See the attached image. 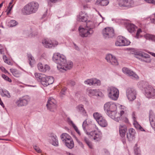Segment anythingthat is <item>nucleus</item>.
Listing matches in <instances>:
<instances>
[{"label": "nucleus", "mask_w": 155, "mask_h": 155, "mask_svg": "<svg viewBox=\"0 0 155 155\" xmlns=\"http://www.w3.org/2000/svg\"><path fill=\"white\" fill-rule=\"evenodd\" d=\"M53 59L58 64L57 68L60 71L63 72L71 69L73 67V63L71 61H67L65 57L59 53L54 54Z\"/></svg>", "instance_id": "obj_1"}, {"label": "nucleus", "mask_w": 155, "mask_h": 155, "mask_svg": "<svg viewBox=\"0 0 155 155\" xmlns=\"http://www.w3.org/2000/svg\"><path fill=\"white\" fill-rule=\"evenodd\" d=\"M135 56L137 55L139 56H136V57L142 61H144L147 63H150L151 62V59L150 56L147 53L142 52H137L135 54Z\"/></svg>", "instance_id": "obj_7"}, {"label": "nucleus", "mask_w": 155, "mask_h": 155, "mask_svg": "<svg viewBox=\"0 0 155 155\" xmlns=\"http://www.w3.org/2000/svg\"><path fill=\"white\" fill-rule=\"evenodd\" d=\"M109 3V1L108 0H97L95 4V5L105 6L107 5Z\"/></svg>", "instance_id": "obj_29"}, {"label": "nucleus", "mask_w": 155, "mask_h": 155, "mask_svg": "<svg viewBox=\"0 0 155 155\" xmlns=\"http://www.w3.org/2000/svg\"><path fill=\"white\" fill-rule=\"evenodd\" d=\"M149 120L151 126L155 130V115L154 114L150 115Z\"/></svg>", "instance_id": "obj_32"}, {"label": "nucleus", "mask_w": 155, "mask_h": 155, "mask_svg": "<svg viewBox=\"0 0 155 155\" xmlns=\"http://www.w3.org/2000/svg\"><path fill=\"white\" fill-rule=\"evenodd\" d=\"M87 121L86 120H85L83 122L82 124V127L83 128V129L84 130V131L85 133L86 132V127L87 126Z\"/></svg>", "instance_id": "obj_47"}, {"label": "nucleus", "mask_w": 155, "mask_h": 155, "mask_svg": "<svg viewBox=\"0 0 155 155\" xmlns=\"http://www.w3.org/2000/svg\"><path fill=\"white\" fill-rule=\"evenodd\" d=\"M6 58V56L5 55H4L3 56V59L4 60L5 62V63H7L8 64V60L7 59H5Z\"/></svg>", "instance_id": "obj_60"}, {"label": "nucleus", "mask_w": 155, "mask_h": 155, "mask_svg": "<svg viewBox=\"0 0 155 155\" xmlns=\"http://www.w3.org/2000/svg\"><path fill=\"white\" fill-rule=\"evenodd\" d=\"M107 91L108 97L112 100H117L119 97V91L118 89L113 86L108 87Z\"/></svg>", "instance_id": "obj_4"}, {"label": "nucleus", "mask_w": 155, "mask_h": 155, "mask_svg": "<svg viewBox=\"0 0 155 155\" xmlns=\"http://www.w3.org/2000/svg\"><path fill=\"white\" fill-rule=\"evenodd\" d=\"M104 151L107 155H110V153L106 149H104Z\"/></svg>", "instance_id": "obj_62"}, {"label": "nucleus", "mask_w": 155, "mask_h": 155, "mask_svg": "<svg viewBox=\"0 0 155 155\" xmlns=\"http://www.w3.org/2000/svg\"><path fill=\"white\" fill-rule=\"evenodd\" d=\"M68 122L69 124L71 125L73 127L75 126V124H74L73 123V121L69 118H68Z\"/></svg>", "instance_id": "obj_52"}, {"label": "nucleus", "mask_w": 155, "mask_h": 155, "mask_svg": "<svg viewBox=\"0 0 155 155\" xmlns=\"http://www.w3.org/2000/svg\"><path fill=\"white\" fill-rule=\"evenodd\" d=\"M119 128L120 136L122 137H124L127 131V128L126 126L125 125L121 124L119 126Z\"/></svg>", "instance_id": "obj_23"}, {"label": "nucleus", "mask_w": 155, "mask_h": 155, "mask_svg": "<svg viewBox=\"0 0 155 155\" xmlns=\"http://www.w3.org/2000/svg\"><path fill=\"white\" fill-rule=\"evenodd\" d=\"M134 2L132 0H126L125 8H130L133 7Z\"/></svg>", "instance_id": "obj_36"}, {"label": "nucleus", "mask_w": 155, "mask_h": 155, "mask_svg": "<svg viewBox=\"0 0 155 155\" xmlns=\"http://www.w3.org/2000/svg\"><path fill=\"white\" fill-rule=\"evenodd\" d=\"M105 59L107 62L114 65L118 64V62L115 57L111 54H108L106 56Z\"/></svg>", "instance_id": "obj_16"}, {"label": "nucleus", "mask_w": 155, "mask_h": 155, "mask_svg": "<svg viewBox=\"0 0 155 155\" xmlns=\"http://www.w3.org/2000/svg\"><path fill=\"white\" fill-rule=\"evenodd\" d=\"M86 144H87V145L89 147L90 149H92L93 148V146L91 144V143L90 142V141L89 142H87V143H86Z\"/></svg>", "instance_id": "obj_56"}, {"label": "nucleus", "mask_w": 155, "mask_h": 155, "mask_svg": "<svg viewBox=\"0 0 155 155\" xmlns=\"http://www.w3.org/2000/svg\"><path fill=\"white\" fill-rule=\"evenodd\" d=\"M4 49L3 47L1 45H0V52L1 54H3L4 53Z\"/></svg>", "instance_id": "obj_58"}, {"label": "nucleus", "mask_w": 155, "mask_h": 155, "mask_svg": "<svg viewBox=\"0 0 155 155\" xmlns=\"http://www.w3.org/2000/svg\"><path fill=\"white\" fill-rule=\"evenodd\" d=\"M8 24L10 27H13L16 25L18 23L15 20H12L8 23Z\"/></svg>", "instance_id": "obj_43"}, {"label": "nucleus", "mask_w": 155, "mask_h": 155, "mask_svg": "<svg viewBox=\"0 0 155 155\" xmlns=\"http://www.w3.org/2000/svg\"><path fill=\"white\" fill-rule=\"evenodd\" d=\"M118 5L122 7H125L126 0H117Z\"/></svg>", "instance_id": "obj_41"}, {"label": "nucleus", "mask_w": 155, "mask_h": 155, "mask_svg": "<svg viewBox=\"0 0 155 155\" xmlns=\"http://www.w3.org/2000/svg\"><path fill=\"white\" fill-rule=\"evenodd\" d=\"M66 90V88H64L62 89L60 92L61 95V96L65 95Z\"/></svg>", "instance_id": "obj_54"}, {"label": "nucleus", "mask_w": 155, "mask_h": 155, "mask_svg": "<svg viewBox=\"0 0 155 155\" xmlns=\"http://www.w3.org/2000/svg\"><path fill=\"white\" fill-rule=\"evenodd\" d=\"M96 84L99 85L101 84V81L99 80L96 79H93V85Z\"/></svg>", "instance_id": "obj_46"}, {"label": "nucleus", "mask_w": 155, "mask_h": 155, "mask_svg": "<svg viewBox=\"0 0 155 155\" xmlns=\"http://www.w3.org/2000/svg\"><path fill=\"white\" fill-rule=\"evenodd\" d=\"M34 148L37 153H40L41 152V150L38 147L36 146H34Z\"/></svg>", "instance_id": "obj_49"}, {"label": "nucleus", "mask_w": 155, "mask_h": 155, "mask_svg": "<svg viewBox=\"0 0 155 155\" xmlns=\"http://www.w3.org/2000/svg\"><path fill=\"white\" fill-rule=\"evenodd\" d=\"M141 31H142L141 29L140 28L139 29L137 30L136 36V37L137 38H139V34L141 32Z\"/></svg>", "instance_id": "obj_51"}, {"label": "nucleus", "mask_w": 155, "mask_h": 155, "mask_svg": "<svg viewBox=\"0 0 155 155\" xmlns=\"http://www.w3.org/2000/svg\"><path fill=\"white\" fill-rule=\"evenodd\" d=\"M64 143L66 146L69 148L71 149L74 147V143L71 137L68 140H65Z\"/></svg>", "instance_id": "obj_31"}, {"label": "nucleus", "mask_w": 155, "mask_h": 155, "mask_svg": "<svg viewBox=\"0 0 155 155\" xmlns=\"http://www.w3.org/2000/svg\"><path fill=\"white\" fill-rule=\"evenodd\" d=\"M136 28L135 25L133 24H128L127 26V30L130 33L134 32Z\"/></svg>", "instance_id": "obj_34"}, {"label": "nucleus", "mask_w": 155, "mask_h": 155, "mask_svg": "<svg viewBox=\"0 0 155 155\" xmlns=\"http://www.w3.org/2000/svg\"><path fill=\"white\" fill-rule=\"evenodd\" d=\"M76 140L79 144H81V145H80V146L82 148H83L84 147V146L82 143L77 138H76Z\"/></svg>", "instance_id": "obj_59"}, {"label": "nucleus", "mask_w": 155, "mask_h": 155, "mask_svg": "<svg viewBox=\"0 0 155 155\" xmlns=\"http://www.w3.org/2000/svg\"><path fill=\"white\" fill-rule=\"evenodd\" d=\"M146 2L155 5V0H144Z\"/></svg>", "instance_id": "obj_53"}, {"label": "nucleus", "mask_w": 155, "mask_h": 155, "mask_svg": "<svg viewBox=\"0 0 155 155\" xmlns=\"http://www.w3.org/2000/svg\"><path fill=\"white\" fill-rule=\"evenodd\" d=\"M132 118L134 121L133 124L135 128H136L137 129H139L141 131H145L144 130L137 121L136 120V118L134 116V115L133 114Z\"/></svg>", "instance_id": "obj_30"}, {"label": "nucleus", "mask_w": 155, "mask_h": 155, "mask_svg": "<svg viewBox=\"0 0 155 155\" xmlns=\"http://www.w3.org/2000/svg\"><path fill=\"white\" fill-rule=\"evenodd\" d=\"M135 131L133 128H130L129 130V132L127 133V138L129 141H131L135 138Z\"/></svg>", "instance_id": "obj_24"}, {"label": "nucleus", "mask_w": 155, "mask_h": 155, "mask_svg": "<svg viewBox=\"0 0 155 155\" xmlns=\"http://www.w3.org/2000/svg\"><path fill=\"white\" fill-rule=\"evenodd\" d=\"M77 110L80 112L82 115L84 116L87 115V113L84 107V105L82 104H79L76 107Z\"/></svg>", "instance_id": "obj_28"}, {"label": "nucleus", "mask_w": 155, "mask_h": 155, "mask_svg": "<svg viewBox=\"0 0 155 155\" xmlns=\"http://www.w3.org/2000/svg\"><path fill=\"white\" fill-rule=\"evenodd\" d=\"M136 91L133 88H128L126 90V96L130 101H133L136 99Z\"/></svg>", "instance_id": "obj_11"}, {"label": "nucleus", "mask_w": 155, "mask_h": 155, "mask_svg": "<svg viewBox=\"0 0 155 155\" xmlns=\"http://www.w3.org/2000/svg\"><path fill=\"white\" fill-rule=\"evenodd\" d=\"M76 132L78 134L79 136L81 135V133L78 128L75 125L73 127Z\"/></svg>", "instance_id": "obj_50"}, {"label": "nucleus", "mask_w": 155, "mask_h": 155, "mask_svg": "<svg viewBox=\"0 0 155 155\" xmlns=\"http://www.w3.org/2000/svg\"><path fill=\"white\" fill-rule=\"evenodd\" d=\"M151 22L153 24H155V19L153 18L150 19Z\"/></svg>", "instance_id": "obj_63"}, {"label": "nucleus", "mask_w": 155, "mask_h": 155, "mask_svg": "<svg viewBox=\"0 0 155 155\" xmlns=\"http://www.w3.org/2000/svg\"><path fill=\"white\" fill-rule=\"evenodd\" d=\"M97 130L91 132L89 134L91 136L93 137V139L96 141H100L102 137V134L98 128H96Z\"/></svg>", "instance_id": "obj_15"}, {"label": "nucleus", "mask_w": 155, "mask_h": 155, "mask_svg": "<svg viewBox=\"0 0 155 155\" xmlns=\"http://www.w3.org/2000/svg\"><path fill=\"white\" fill-rule=\"evenodd\" d=\"M2 77L5 80L9 82H12V81L11 79L5 74H2Z\"/></svg>", "instance_id": "obj_45"}, {"label": "nucleus", "mask_w": 155, "mask_h": 155, "mask_svg": "<svg viewBox=\"0 0 155 155\" xmlns=\"http://www.w3.org/2000/svg\"><path fill=\"white\" fill-rule=\"evenodd\" d=\"M87 93L90 97L96 96L102 97L104 96L103 94L99 89H90L87 90Z\"/></svg>", "instance_id": "obj_17"}, {"label": "nucleus", "mask_w": 155, "mask_h": 155, "mask_svg": "<svg viewBox=\"0 0 155 155\" xmlns=\"http://www.w3.org/2000/svg\"><path fill=\"white\" fill-rule=\"evenodd\" d=\"M37 67L40 71L43 72H45L49 70L50 68L48 65L46 64L44 66L43 64L41 63L38 64Z\"/></svg>", "instance_id": "obj_25"}, {"label": "nucleus", "mask_w": 155, "mask_h": 155, "mask_svg": "<svg viewBox=\"0 0 155 155\" xmlns=\"http://www.w3.org/2000/svg\"><path fill=\"white\" fill-rule=\"evenodd\" d=\"M87 15L83 12H80L77 16V20L80 21L85 22L87 19Z\"/></svg>", "instance_id": "obj_22"}, {"label": "nucleus", "mask_w": 155, "mask_h": 155, "mask_svg": "<svg viewBox=\"0 0 155 155\" xmlns=\"http://www.w3.org/2000/svg\"><path fill=\"white\" fill-rule=\"evenodd\" d=\"M36 79L42 84V82L45 79V75L41 74L36 73L35 74Z\"/></svg>", "instance_id": "obj_26"}, {"label": "nucleus", "mask_w": 155, "mask_h": 155, "mask_svg": "<svg viewBox=\"0 0 155 155\" xmlns=\"http://www.w3.org/2000/svg\"><path fill=\"white\" fill-rule=\"evenodd\" d=\"M130 42L122 36H119L117 38L115 45L116 46H122L130 45Z\"/></svg>", "instance_id": "obj_14"}, {"label": "nucleus", "mask_w": 155, "mask_h": 155, "mask_svg": "<svg viewBox=\"0 0 155 155\" xmlns=\"http://www.w3.org/2000/svg\"><path fill=\"white\" fill-rule=\"evenodd\" d=\"M43 45L47 48H53L56 46L58 44L56 41H52L51 40L45 39L42 41Z\"/></svg>", "instance_id": "obj_12"}, {"label": "nucleus", "mask_w": 155, "mask_h": 155, "mask_svg": "<svg viewBox=\"0 0 155 155\" xmlns=\"http://www.w3.org/2000/svg\"><path fill=\"white\" fill-rule=\"evenodd\" d=\"M137 144L135 145V146L134 147V152L135 155H141V151L140 149L137 146Z\"/></svg>", "instance_id": "obj_40"}, {"label": "nucleus", "mask_w": 155, "mask_h": 155, "mask_svg": "<svg viewBox=\"0 0 155 155\" xmlns=\"http://www.w3.org/2000/svg\"><path fill=\"white\" fill-rule=\"evenodd\" d=\"M0 94L3 97H6L8 98L11 97L9 93L7 91L2 89H0Z\"/></svg>", "instance_id": "obj_33"}, {"label": "nucleus", "mask_w": 155, "mask_h": 155, "mask_svg": "<svg viewBox=\"0 0 155 155\" xmlns=\"http://www.w3.org/2000/svg\"><path fill=\"white\" fill-rule=\"evenodd\" d=\"M120 110H122L127 111V108L125 106L122 105L120 106Z\"/></svg>", "instance_id": "obj_55"}, {"label": "nucleus", "mask_w": 155, "mask_h": 155, "mask_svg": "<svg viewBox=\"0 0 155 155\" xmlns=\"http://www.w3.org/2000/svg\"><path fill=\"white\" fill-rule=\"evenodd\" d=\"M104 109L105 111L108 113L110 111L113 112V113L114 114L115 112H114V110H116L117 106L113 102H108L106 103L104 105Z\"/></svg>", "instance_id": "obj_13"}, {"label": "nucleus", "mask_w": 155, "mask_h": 155, "mask_svg": "<svg viewBox=\"0 0 155 155\" xmlns=\"http://www.w3.org/2000/svg\"><path fill=\"white\" fill-rule=\"evenodd\" d=\"M74 45V48L75 49V50H79V48L74 43H73Z\"/></svg>", "instance_id": "obj_61"}, {"label": "nucleus", "mask_w": 155, "mask_h": 155, "mask_svg": "<svg viewBox=\"0 0 155 155\" xmlns=\"http://www.w3.org/2000/svg\"><path fill=\"white\" fill-rule=\"evenodd\" d=\"M123 72L130 76L133 79H137L138 77L135 73L128 68L124 67L122 69Z\"/></svg>", "instance_id": "obj_18"}, {"label": "nucleus", "mask_w": 155, "mask_h": 155, "mask_svg": "<svg viewBox=\"0 0 155 155\" xmlns=\"http://www.w3.org/2000/svg\"><path fill=\"white\" fill-rule=\"evenodd\" d=\"M69 84L72 86H74L75 85V82L72 80H71L69 81Z\"/></svg>", "instance_id": "obj_57"}, {"label": "nucleus", "mask_w": 155, "mask_h": 155, "mask_svg": "<svg viewBox=\"0 0 155 155\" xmlns=\"http://www.w3.org/2000/svg\"><path fill=\"white\" fill-rule=\"evenodd\" d=\"M39 5L37 2H32L25 5L21 9L22 13L24 15H28L35 13L38 10Z\"/></svg>", "instance_id": "obj_3"}, {"label": "nucleus", "mask_w": 155, "mask_h": 155, "mask_svg": "<svg viewBox=\"0 0 155 155\" xmlns=\"http://www.w3.org/2000/svg\"><path fill=\"white\" fill-rule=\"evenodd\" d=\"M12 2H11L9 3V6L8 7V9L6 10V11H7L8 10V11H7V15H8L9 14L11 10L12 9V8L13 7V5H12L11 6V5L12 4Z\"/></svg>", "instance_id": "obj_44"}, {"label": "nucleus", "mask_w": 155, "mask_h": 155, "mask_svg": "<svg viewBox=\"0 0 155 155\" xmlns=\"http://www.w3.org/2000/svg\"><path fill=\"white\" fill-rule=\"evenodd\" d=\"M102 35L105 38H112L114 35V30L112 28H106L103 30Z\"/></svg>", "instance_id": "obj_8"}, {"label": "nucleus", "mask_w": 155, "mask_h": 155, "mask_svg": "<svg viewBox=\"0 0 155 155\" xmlns=\"http://www.w3.org/2000/svg\"><path fill=\"white\" fill-rule=\"evenodd\" d=\"M84 83L90 86L93 85V79H87L84 81Z\"/></svg>", "instance_id": "obj_42"}, {"label": "nucleus", "mask_w": 155, "mask_h": 155, "mask_svg": "<svg viewBox=\"0 0 155 155\" xmlns=\"http://www.w3.org/2000/svg\"><path fill=\"white\" fill-rule=\"evenodd\" d=\"M71 137V136L66 133H63L61 136V139L62 141L64 142L65 140H68Z\"/></svg>", "instance_id": "obj_35"}, {"label": "nucleus", "mask_w": 155, "mask_h": 155, "mask_svg": "<svg viewBox=\"0 0 155 155\" xmlns=\"http://www.w3.org/2000/svg\"><path fill=\"white\" fill-rule=\"evenodd\" d=\"M123 72L130 76L133 79H137L138 77L135 73L128 68L124 67L122 69Z\"/></svg>", "instance_id": "obj_19"}, {"label": "nucleus", "mask_w": 155, "mask_h": 155, "mask_svg": "<svg viewBox=\"0 0 155 155\" xmlns=\"http://www.w3.org/2000/svg\"><path fill=\"white\" fill-rule=\"evenodd\" d=\"M30 101V97L28 96H25L17 100L15 104L18 106L21 107L26 105Z\"/></svg>", "instance_id": "obj_9"}, {"label": "nucleus", "mask_w": 155, "mask_h": 155, "mask_svg": "<svg viewBox=\"0 0 155 155\" xmlns=\"http://www.w3.org/2000/svg\"><path fill=\"white\" fill-rule=\"evenodd\" d=\"M143 87L145 95L148 98H153L155 96V89L151 86L149 85Z\"/></svg>", "instance_id": "obj_6"}, {"label": "nucleus", "mask_w": 155, "mask_h": 155, "mask_svg": "<svg viewBox=\"0 0 155 155\" xmlns=\"http://www.w3.org/2000/svg\"><path fill=\"white\" fill-rule=\"evenodd\" d=\"M127 111H125L123 110H120V113H119L120 114V120L121 119V117L123 116H124V115L127 114Z\"/></svg>", "instance_id": "obj_48"}, {"label": "nucleus", "mask_w": 155, "mask_h": 155, "mask_svg": "<svg viewBox=\"0 0 155 155\" xmlns=\"http://www.w3.org/2000/svg\"><path fill=\"white\" fill-rule=\"evenodd\" d=\"M50 142L54 146H58V142L57 136L54 134L52 135L50 137Z\"/></svg>", "instance_id": "obj_27"}, {"label": "nucleus", "mask_w": 155, "mask_h": 155, "mask_svg": "<svg viewBox=\"0 0 155 155\" xmlns=\"http://www.w3.org/2000/svg\"><path fill=\"white\" fill-rule=\"evenodd\" d=\"M45 79L42 82V85L44 87L48 86L52 84L54 81V78L52 76L47 77L45 76Z\"/></svg>", "instance_id": "obj_21"}, {"label": "nucleus", "mask_w": 155, "mask_h": 155, "mask_svg": "<svg viewBox=\"0 0 155 155\" xmlns=\"http://www.w3.org/2000/svg\"><path fill=\"white\" fill-rule=\"evenodd\" d=\"M56 100L53 97H50L48 100L46 106L50 111L54 112L56 109Z\"/></svg>", "instance_id": "obj_10"}, {"label": "nucleus", "mask_w": 155, "mask_h": 155, "mask_svg": "<svg viewBox=\"0 0 155 155\" xmlns=\"http://www.w3.org/2000/svg\"><path fill=\"white\" fill-rule=\"evenodd\" d=\"M0 69L2 71H4L5 72L6 71H7L6 70H5V69L3 67H0Z\"/></svg>", "instance_id": "obj_64"}, {"label": "nucleus", "mask_w": 155, "mask_h": 155, "mask_svg": "<svg viewBox=\"0 0 155 155\" xmlns=\"http://www.w3.org/2000/svg\"><path fill=\"white\" fill-rule=\"evenodd\" d=\"M112 112L110 111L107 114L111 118L114 120L118 122L120 120L119 113H117L116 110H114V112H115L114 114Z\"/></svg>", "instance_id": "obj_20"}, {"label": "nucleus", "mask_w": 155, "mask_h": 155, "mask_svg": "<svg viewBox=\"0 0 155 155\" xmlns=\"http://www.w3.org/2000/svg\"><path fill=\"white\" fill-rule=\"evenodd\" d=\"M95 26L94 22L89 21L87 22L84 28L80 26L78 28L80 36L83 38L91 37L94 33L93 28Z\"/></svg>", "instance_id": "obj_2"}, {"label": "nucleus", "mask_w": 155, "mask_h": 155, "mask_svg": "<svg viewBox=\"0 0 155 155\" xmlns=\"http://www.w3.org/2000/svg\"><path fill=\"white\" fill-rule=\"evenodd\" d=\"M93 115L94 119L101 126L105 127L107 126L108 123L107 121L100 114L96 112L93 114Z\"/></svg>", "instance_id": "obj_5"}, {"label": "nucleus", "mask_w": 155, "mask_h": 155, "mask_svg": "<svg viewBox=\"0 0 155 155\" xmlns=\"http://www.w3.org/2000/svg\"><path fill=\"white\" fill-rule=\"evenodd\" d=\"M10 71L14 76L16 77H19L20 76V73L17 70L14 69H11Z\"/></svg>", "instance_id": "obj_37"}, {"label": "nucleus", "mask_w": 155, "mask_h": 155, "mask_svg": "<svg viewBox=\"0 0 155 155\" xmlns=\"http://www.w3.org/2000/svg\"><path fill=\"white\" fill-rule=\"evenodd\" d=\"M28 57L29 61V64L31 66H32L35 63V59L30 54H28Z\"/></svg>", "instance_id": "obj_38"}, {"label": "nucleus", "mask_w": 155, "mask_h": 155, "mask_svg": "<svg viewBox=\"0 0 155 155\" xmlns=\"http://www.w3.org/2000/svg\"><path fill=\"white\" fill-rule=\"evenodd\" d=\"M144 37L147 39L151 40L155 42V36L154 35L149 34H147L145 35Z\"/></svg>", "instance_id": "obj_39"}]
</instances>
